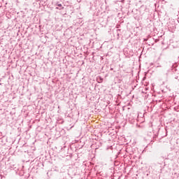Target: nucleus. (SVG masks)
Instances as JSON below:
<instances>
[{
	"label": "nucleus",
	"mask_w": 179,
	"mask_h": 179,
	"mask_svg": "<svg viewBox=\"0 0 179 179\" xmlns=\"http://www.w3.org/2000/svg\"><path fill=\"white\" fill-rule=\"evenodd\" d=\"M57 6H59V8H62V4L57 3Z\"/></svg>",
	"instance_id": "1"
},
{
	"label": "nucleus",
	"mask_w": 179,
	"mask_h": 179,
	"mask_svg": "<svg viewBox=\"0 0 179 179\" xmlns=\"http://www.w3.org/2000/svg\"><path fill=\"white\" fill-rule=\"evenodd\" d=\"M56 9H59V10H61V9H64V7H62L61 8L56 7Z\"/></svg>",
	"instance_id": "2"
},
{
	"label": "nucleus",
	"mask_w": 179,
	"mask_h": 179,
	"mask_svg": "<svg viewBox=\"0 0 179 179\" xmlns=\"http://www.w3.org/2000/svg\"><path fill=\"white\" fill-rule=\"evenodd\" d=\"M110 71H114V68H110Z\"/></svg>",
	"instance_id": "3"
}]
</instances>
